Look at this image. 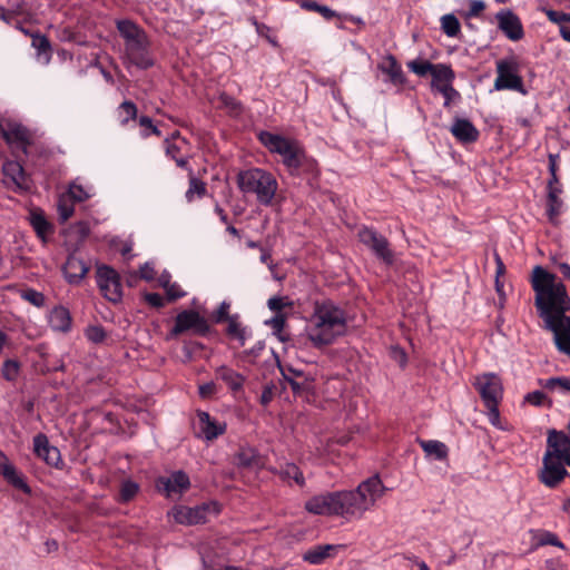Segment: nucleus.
<instances>
[{
	"label": "nucleus",
	"instance_id": "8fccbe9b",
	"mask_svg": "<svg viewBox=\"0 0 570 570\" xmlns=\"http://www.w3.org/2000/svg\"><path fill=\"white\" fill-rule=\"evenodd\" d=\"M138 484L128 480V481H125L122 482L121 487H120V500L122 502H128L129 500H131L138 492Z\"/></svg>",
	"mask_w": 570,
	"mask_h": 570
},
{
	"label": "nucleus",
	"instance_id": "9d476101",
	"mask_svg": "<svg viewBox=\"0 0 570 570\" xmlns=\"http://www.w3.org/2000/svg\"><path fill=\"white\" fill-rule=\"evenodd\" d=\"M97 284L102 295L112 303H118L122 297V288L118 273L106 265L97 268Z\"/></svg>",
	"mask_w": 570,
	"mask_h": 570
},
{
	"label": "nucleus",
	"instance_id": "4468645a",
	"mask_svg": "<svg viewBox=\"0 0 570 570\" xmlns=\"http://www.w3.org/2000/svg\"><path fill=\"white\" fill-rule=\"evenodd\" d=\"M337 498V517L347 521L360 520L364 512L360 507L354 490L336 491Z\"/></svg>",
	"mask_w": 570,
	"mask_h": 570
},
{
	"label": "nucleus",
	"instance_id": "338daca9",
	"mask_svg": "<svg viewBox=\"0 0 570 570\" xmlns=\"http://www.w3.org/2000/svg\"><path fill=\"white\" fill-rule=\"evenodd\" d=\"M145 298H146L147 303L154 307H163L164 306V298L160 294L149 293L146 295Z\"/></svg>",
	"mask_w": 570,
	"mask_h": 570
},
{
	"label": "nucleus",
	"instance_id": "412c9836",
	"mask_svg": "<svg viewBox=\"0 0 570 570\" xmlns=\"http://www.w3.org/2000/svg\"><path fill=\"white\" fill-rule=\"evenodd\" d=\"M0 474L14 488L22 490L24 493H30V488L22 474L17 471L16 466L2 452H0Z\"/></svg>",
	"mask_w": 570,
	"mask_h": 570
},
{
	"label": "nucleus",
	"instance_id": "393cba45",
	"mask_svg": "<svg viewBox=\"0 0 570 570\" xmlns=\"http://www.w3.org/2000/svg\"><path fill=\"white\" fill-rule=\"evenodd\" d=\"M547 444L546 453H551L552 458L561 460L570 446V439L563 432L551 430L548 433Z\"/></svg>",
	"mask_w": 570,
	"mask_h": 570
},
{
	"label": "nucleus",
	"instance_id": "a211bd4d",
	"mask_svg": "<svg viewBox=\"0 0 570 570\" xmlns=\"http://www.w3.org/2000/svg\"><path fill=\"white\" fill-rule=\"evenodd\" d=\"M164 145L166 156L175 160L178 167L188 170V159L183 153L187 148V141L180 137V134H173L170 138L165 139Z\"/></svg>",
	"mask_w": 570,
	"mask_h": 570
},
{
	"label": "nucleus",
	"instance_id": "4c0bfd02",
	"mask_svg": "<svg viewBox=\"0 0 570 570\" xmlns=\"http://www.w3.org/2000/svg\"><path fill=\"white\" fill-rule=\"evenodd\" d=\"M117 118L121 126H127L130 120L137 117V107L131 101H124L116 110Z\"/></svg>",
	"mask_w": 570,
	"mask_h": 570
},
{
	"label": "nucleus",
	"instance_id": "4be33fe9",
	"mask_svg": "<svg viewBox=\"0 0 570 570\" xmlns=\"http://www.w3.org/2000/svg\"><path fill=\"white\" fill-rule=\"evenodd\" d=\"M147 46V37L145 32H141L134 39L126 42V50L130 56L131 60L139 67L147 68L151 62L144 57V51Z\"/></svg>",
	"mask_w": 570,
	"mask_h": 570
},
{
	"label": "nucleus",
	"instance_id": "680f3d73",
	"mask_svg": "<svg viewBox=\"0 0 570 570\" xmlns=\"http://www.w3.org/2000/svg\"><path fill=\"white\" fill-rule=\"evenodd\" d=\"M485 8V4L482 0H472L470 2V9L468 12V17H476L479 16Z\"/></svg>",
	"mask_w": 570,
	"mask_h": 570
},
{
	"label": "nucleus",
	"instance_id": "c9c22d12",
	"mask_svg": "<svg viewBox=\"0 0 570 570\" xmlns=\"http://www.w3.org/2000/svg\"><path fill=\"white\" fill-rule=\"evenodd\" d=\"M67 194L75 203L83 202L94 195V188L91 186L80 184V181L77 179L70 184Z\"/></svg>",
	"mask_w": 570,
	"mask_h": 570
},
{
	"label": "nucleus",
	"instance_id": "7ed1b4c3",
	"mask_svg": "<svg viewBox=\"0 0 570 570\" xmlns=\"http://www.w3.org/2000/svg\"><path fill=\"white\" fill-rule=\"evenodd\" d=\"M237 185L245 194H255L256 199L264 206H269L278 189L276 178L261 168H252L240 171L237 176Z\"/></svg>",
	"mask_w": 570,
	"mask_h": 570
},
{
	"label": "nucleus",
	"instance_id": "69168bd1",
	"mask_svg": "<svg viewBox=\"0 0 570 570\" xmlns=\"http://www.w3.org/2000/svg\"><path fill=\"white\" fill-rule=\"evenodd\" d=\"M156 272L154 266L150 263H146L140 267V277L146 281H151L155 278Z\"/></svg>",
	"mask_w": 570,
	"mask_h": 570
},
{
	"label": "nucleus",
	"instance_id": "aec40b11",
	"mask_svg": "<svg viewBox=\"0 0 570 570\" xmlns=\"http://www.w3.org/2000/svg\"><path fill=\"white\" fill-rule=\"evenodd\" d=\"M199 433L206 441H213L226 431V423L214 420L207 412H198Z\"/></svg>",
	"mask_w": 570,
	"mask_h": 570
},
{
	"label": "nucleus",
	"instance_id": "bb28decb",
	"mask_svg": "<svg viewBox=\"0 0 570 570\" xmlns=\"http://www.w3.org/2000/svg\"><path fill=\"white\" fill-rule=\"evenodd\" d=\"M3 173L7 178H9L17 188L19 189H28L29 188V179L24 173L23 167L20 163L14 160H8L3 164Z\"/></svg>",
	"mask_w": 570,
	"mask_h": 570
},
{
	"label": "nucleus",
	"instance_id": "de8ad7c7",
	"mask_svg": "<svg viewBox=\"0 0 570 570\" xmlns=\"http://www.w3.org/2000/svg\"><path fill=\"white\" fill-rule=\"evenodd\" d=\"M301 7L303 9H306L308 11H315V12H318L321 13L325 19H332L335 17V11H333L331 8H328L327 6H323V4H320L317 3L316 1H313V0H305L301 3Z\"/></svg>",
	"mask_w": 570,
	"mask_h": 570
},
{
	"label": "nucleus",
	"instance_id": "423d86ee",
	"mask_svg": "<svg viewBox=\"0 0 570 570\" xmlns=\"http://www.w3.org/2000/svg\"><path fill=\"white\" fill-rule=\"evenodd\" d=\"M218 505L215 502L194 508L176 505L168 512V517L179 524L195 525L206 522L209 513H218Z\"/></svg>",
	"mask_w": 570,
	"mask_h": 570
},
{
	"label": "nucleus",
	"instance_id": "37998d69",
	"mask_svg": "<svg viewBox=\"0 0 570 570\" xmlns=\"http://www.w3.org/2000/svg\"><path fill=\"white\" fill-rule=\"evenodd\" d=\"M32 36V47L37 49L38 56H43V60L46 63L49 62L51 57V48L49 40L42 35H31Z\"/></svg>",
	"mask_w": 570,
	"mask_h": 570
},
{
	"label": "nucleus",
	"instance_id": "c85d7f7f",
	"mask_svg": "<svg viewBox=\"0 0 570 570\" xmlns=\"http://www.w3.org/2000/svg\"><path fill=\"white\" fill-rule=\"evenodd\" d=\"M49 325L53 331L68 332L71 327V316L63 306H56L49 314Z\"/></svg>",
	"mask_w": 570,
	"mask_h": 570
},
{
	"label": "nucleus",
	"instance_id": "cd10ccee",
	"mask_svg": "<svg viewBox=\"0 0 570 570\" xmlns=\"http://www.w3.org/2000/svg\"><path fill=\"white\" fill-rule=\"evenodd\" d=\"M548 188L549 193L547 202V214L550 222L554 223L562 210L563 203L560 199V194L562 190L558 183H553V180H549Z\"/></svg>",
	"mask_w": 570,
	"mask_h": 570
},
{
	"label": "nucleus",
	"instance_id": "f257e3e1",
	"mask_svg": "<svg viewBox=\"0 0 570 570\" xmlns=\"http://www.w3.org/2000/svg\"><path fill=\"white\" fill-rule=\"evenodd\" d=\"M532 288L535 293L534 305L544 322V328L553 333L554 344L559 352L570 356V298L556 275L541 266L532 271Z\"/></svg>",
	"mask_w": 570,
	"mask_h": 570
},
{
	"label": "nucleus",
	"instance_id": "c03bdc74",
	"mask_svg": "<svg viewBox=\"0 0 570 570\" xmlns=\"http://www.w3.org/2000/svg\"><path fill=\"white\" fill-rule=\"evenodd\" d=\"M441 27L448 37H455L460 32V22L452 13L444 14L441 18Z\"/></svg>",
	"mask_w": 570,
	"mask_h": 570
},
{
	"label": "nucleus",
	"instance_id": "052dcab7",
	"mask_svg": "<svg viewBox=\"0 0 570 570\" xmlns=\"http://www.w3.org/2000/svg\"><path fill=\"white\" fill-rule=\"evenodd\" d=\"M216 384L214 382H208L199 386V395L203 399H208L216 393Z\"/></svg>",
	"mask_w": 570,
	"mask_h": 570
},
{
	"label": "nucleus",
	"instance_id": "e2e57ef3",
	"mask_svg": "<svg viewBox=\"0 0 570 570\" xmlns=\"http://www.w3.org/2000/svg\"><path fill=\"white\" fill-rule=\"evenodd\" d=\"M139 125L141 127H144L145 129L150 130V132L156 135V136H160L161 135L160 130L153 124L151 118H149L147 116H141L139 118Z\"/></svg>",
	"mask_w": 570,
	"mask_h": 570
},
{
	"label": "nucleus",
	"instance_id": "f3484780",
	"mask_svg": "<svg viewBox=\"0 0 570 570\" xmlns=\"http://www.w3.org/2000/svg\"><path fill=\"white\" fill-rule=\"evenodd\" d=\"M499 29L512 41L523 37V28L520 19L511 10H501L495 16Z\"/></svg>",
	"mask_w": 570,
	"mask_h": 570
},
{
	"label": "nucleus",
	"instance_id": "e433bc0d",
	"mask_svg": "<svg viewBox=\"0 0 570 570\" xmlns=\"http://www.w3.org/2000/svg\"><path fill=\"white\" fill-rule=\"evenodd\" d=\"M540 384L542 387L549 391H558L560 393H570V377L557 376L547 380H541Z\"/></svg>",
	"mask_w": 570,
	"mask_h": 570
},
{
	"label": "nucleus",
	"instance_id": "ddd939ff",
	"mask_svg": "<svg viewBox=\"0 0 570 570\" xmlns=\"http://www.w3.org/2000/svg\"><path fill=\"white\" fill-rule=\"evenodd\" d=\"M539 480L548 488L557 487L568 474L560 459L552 458L551 453H544Z\"/></svg>",
	"mask_w": 570,
	"mask_h": 570
},
{
	"label": "nucleus",
	"instance_id": "72a5a7b5",
	"mask_svg": "<svg viewBox=\"0 0 570 570\" xmlns=\"http://www.w3.org/2000/svg\"><path fill=\"white\" fill-rule=\"evenodd\" d=\"M237 464L243 468H258L263 465L262 458L257 451L252 448H243L237 453Z\"/></svg>",
	"mask_w": 570,
	"mask_h": 570
},
{
	"label": "nucleus",
	"instance_id": "b1692460",
	"mask_svg": "<svg viewBox=\"0 0 570 570\" xmlns=\"http://www.w3.org/2000/svg\"><path fill=\"white\" fill-rule=\"evenodd\" d=\"M451 134L461 142H473L479 137L478 129L468 119H455L450 128Z\"/></svg>",
	"mask_w": 570,
	"mask_h": 570
},
{
	"label": "nucleus",
	"instance_id": "a18cd8bd",
	"mask_svg": "<svg viewBox=\"0 0 570 570\" xmlns=\"http://www.w3.org/2000/svg\"><path fill=\"white\" fill-rule=\"evenodd\" d=\"M117 27H118L120 35L126 39V42L130 39H134L141 32H144L134 22H131L129 20L119 21L117 23Z\"/></svg>",
	"mask_w": 570,
	"mask_h": 570
},
{
	"label": "nucleus",
	"instance_id": "f704fd0d",
	"mask_svg": "<svg viewBox=\"0 0 570 570\" xmlns=\"http://www.w3.org/2000/svg\"><path fill=\"white\" fill-rule=\"evenodd\" d=\"M420 445L426 453V455L432 456L436 460H444L448 456V448L444 443L440 441H420Z\"/></svg>",
	"mask_w": 570,
	"mask_h": 570
},
{
	"label": "nucleus",
	"instance_id": "ea45409f",
	"mask_svg": "<svg viewBox=\"0 0 570 570\" xmlns=\"http://www.w3.org/2000/svg\"><path fill=\"white\" fill-rule=\"evenodd\" d=\"M227 323H228V326H227L228 335L236 338L242 346L245 345L246 330L239 323L238 316L234 315V316L227 317Z\"/></svg>",
	"mask_w": 570,
	"mask_h": 570
},
{
	"label": "nucleus",
	"instance_id": "2eb2a0df",
	"mask_svg": "<svg viewBox=\"0 0 570 570\" xmlns=\"http://www.w3.org/2000/svg\"><path fill=\"white\" fill-rule=\"evenodd\" d=\"M305 509L313 514L337 517L336 491L312 497L305 502Z\"/></svg>",
	"mask_w": 570,
	"mask_h": 570
},
{
	"label": "nucleus",
	"instance_id": "a878e982",
	"mask_svg": "<svg viewBox=\"0 0 570 570\" xmlns=\"http://www.w3.org/2000/svg\"><path fill=\"white\" fill-rule=\"evenodd\" d=\"M338 548V546L334 544L314 546L304 552L303 560L311 564H322L325 560L333 557Z\"/></svg>",
	"mask_w": 570,
	"mask_h": 570
},
{
	"label": "nucleus",
	"instance_id": "20e7f679",
	"mask_svg": "<svg viewBox=\"0 0 570 570\" xmlns=\"http://www.w3.org/2000/svg\"><path fill=\"white\" fill-rule=\"evenodd\" d=\"M259 140L271 153L281 155L287 168L301 167L305 155L298 141L268 131H262Z\"/></svg>",
	"mask_w": 570,
	"mask_h": 570
},
{
	"label": "nucleus",
	"instance_id": "79ce46f5",
	"mask_svg": "<svg viewBox=\"0 0 570 570\" xmlns=\"http://www.w3.org/2000/svg\"><path fill=\"white\" fill-rule=\"evenodd\" d=\"M285 316L282 313L275 314L271 320L266 321L265 324L273 330V334L282 342L287 340V335L284 333Z\"/></svg>",
	"mask_w": 570,
	"mask_h": 570
},
{
	"label": "nucleus",
	"instance_id": "9b49d317",
	"mask_svg": "<svg viewBox=\"0 0 570 570\" xmlns=\"http://www.w3.org/2000/svg\"><path fill=\"white\" fill-rule=\"evenodd\" d=\"M473 385L485 405H495L500 403L503 394V387L502 382L497 374L483 373L478 375L474 379Z\"/></svg>",
	"mask_w": 570,
	"mask_h": 570
},
{
	"label": "nucleus",
	"instance_id": "6e6d98bb",
	"mask_svg": "<svg viewBox=\"0 0 570 570\" xmlns=\"http://www.w3.org/2000/svg\"><path fill=\"white\" fill-rule=\"evenodd\" d=\"M166 295L169 301H176L186 295L181 287L177 283H170L166 288Z\"/></svg>",
	"mask_w": 570,
	"mask_h": 570
},
{
	"label": "nucleus",
	"instance_id": "a19ab883",
	"mask_svg": "<svg viewBox=\"0 0 570 570\" xmlns=\"http://www.w3.org/2000/svg\"><path fill=\"white\" fill-rule=\"evenodd\" d=\"M75 202L71 199V197L66 193L62 194L57 204L59 218L61 222L68 220L75 212L73 207Z\"/></svg>",
	"mask_w": 570,
	"mask_h": 570
},
{
	"label": "nucleus",
	"instance_id": "c756f323",
	"mask_svg": "<svg viewBox=\"0 0 570 570\" xmlns=\"http://www.w3.org/2000/svg\"><path fill=\"white\" fill-rule=\"evenodd\" d=\"M432 76V88L441 91L443 88L452 85L454 79V72L450 66L443 63H436Z\"/></svg>",
	"mask_w": 570,
	"mask_h": 570
},
{
	"label": "nucleus",
	"instance_id": "5fc2aeb1",
	"mask_svg": "<svg viewBox=\"0 0 570 570\" xmlns=\"http://www.w3.org/2000/svg\"><path fill=\"white\" fill-rule=\"evenodd\" d=\"M539 544L540 546L549 544V546L558 547L561 549L564 548L563 543L559 540V538L554 533L549 532V531H544L541 533V535L539 538Z\"/></svg>",
	"mask_w": 570,
	"mask_h": 570
},
{
	"label": "nucleus",
	"instance_id": "3c124183",
	"mask_svg": "<svg viewBox=\"0 0 570 570\" xmlns=\"http://www.w3.org/2000/svg\"><path fill=\"white\" fill-rule=\"evenodd\" d=\"M31 225L33 226L37 234L41 237H45L50 227L46 218L40 214H32Z\"/></svg>",
	"mask_w": 570,
	"mask_h": 570
},
{
	"label": "nucleus",
	"instance_id": "13d9d810",
	"mask_svg": "<svg viewBox=\"0 0 570 570\" xmlns=\"http://www.w3.org/2000/svg\"><path fill=\"white\" fill-rule=\"evenodd\" d=\"M444 97V106L449 107L451 102L459 99L460 94L453 88V86H449L443 88V90L440 91Z\"/></svg>",
	"mask_w": 570,
	"mask_h": 570
},
{
	"label": "nucleus",
	"instance_id": "6ab92c4d",
	"mask_svg": "<svg viewBox=\"0 0 570 570\" xmlns=\"http://www.w3.org/2000/svg\"><path fill=\"white\" fill-rule=\"evenodd\" d=\"M33 450L35 453L49 465L58 468L61 463L60 451L58 448L50 445L48 438L43 434L35 436Z\"/></svg>",
	"mask_w": 570,
	"mask_h": 570
},
{
	"label": "nucleus",
	"instance_id": "f8f14e48",
	"mask_svg": "<svg viewBox=\"0 0 570 570\" xmlns=\"http://www.w3.org/2000/svg\"><path fill=\"white\" fill-rule=\"evenodd\" d=\"M0 134L10 147L21 149L24 154H27L28 146L32 142V135L29 129L17 121L6 120L0 122Z\"/></svg>",
	"mask_w": 570,
	"mask_h": 570
},
{
	"label": "nucleus",
	"instance_id": "2f4dec72",
	"mask_svg": "<svg viewBox=\"0 0 570 570\" xmlns=\"http://www.w3.org/2000/svg\"><path fill=\"white\" fill-rule=\"evenodd\" d=\"M216 377L224 381L228 387L237 392L242 390L244 384V376L227 366H220L216 370Z\"/></svg>",
	"mask_w": 570,
	"mask_h": 570
},
{
	"label": "nucleus",
	"instance_id": "bf43d9fd",
	"mask_svg": "<svg viewBox=\"0 0 570 570\" xmlns=\"http://www.w3.org/2000/svg\"><path fill=\"white\" fill-rule=\"evenodd\" d=\"M547 16L554 23L570 22V14L561 11L548 10Z\"/></svg>",
	"mask_w": 570,
	"mask_h": 570
},
{
	"label": "nucleus",
	"instance_id": "f03ea898",
	"mask_svg": "<svg viewBox=\"0 0 570 570\" xmlns=\"http://www.w3.org/2000/svg\"><path fill=\"white\" fill-rule=\"evenodd\" d=\"M347 331L346 312L332 301L316 302L306 320L304 335L315 348L332 345Z\"/></svg>",
	"mask_w": 570,
	"mask_h": 570
},
{
	"label": "nucleus",
	"instance_id": "7c9ffc66",
	"mask_svg": "<svg viewBox=\"0 0 570 570\" xmlns=\"http://www.w3.org/2000/svg\"><path fill=\"white\" fill-rule=\"evenodd\" d=\"M379 68L389 76L393 85L399 86L404 82L402 68L393 56H387Z\"/></svg>",
	"mask_w": 570,
	"mask_h": 570
},
{
	"label": "nucleus",
	"instance_id": "1a4fd4ad",
	"mask_svg": "<svg viewBox=\"0 0 570 570\" xmlns=\"http://www.w3.org/2000/svg\"><path fill=\"white\" fill-rule=\"evenodd\" d=\"M386 487L377 475H373L362 481L354 490L360 507L363 512L371 510L375 507L386 491Z\"/></svg>",
	"mask_w": 570,
	"mask_h": 570
},
{
	"label": "nucleus",
	"instance_id": "4d7b16f0",
	"mask_svg": "<svg viewBox=\"0 0 570 570\" xmlns=\"http://www.w3.org/2000/svg\"><path fill=\"white\" fill-rule=\"evenodd\" d=\"M547 396L543 392L541 391H533L531 393H528L525 396H524V401L534 405V406H541L543 405L544 401H546Z\"/></svg>",
	"mask_w": 570,
	"mask_h": 570
},
{
	"label": "nucleus",
	"instance_id": "39448f33",
	"mask_svg": "<svg viewBox=\"0 0 570 570\" xmlns=\"http://www.w3.org/2000/svg\"><path fill=\"white\" fill-rule=\"evenodd\" d=\"M497 78L494 80L495 90H515L525 95L522 78L519 76V67L514 59H501L495 63Z\"/></svg>",
	"mask_w": 570,
	"mask_h": 570
},
{
	"label": "nucleus",
	"instance_id": "49530a36",
	"mask_svg": "<svg viewBox=\"0 0 570 570\" xmlns=\"http://www.w3.org/2000/svg\"><path fill=\"white\" fill-rule=\"evenodd\" d=\"M407 68L415 75L424 77L433 72L435 65L426 60H412L407 63Z\"/></svg>",
	"mask_w": 570,
	"mask_h": 570
},
{
	"label": "nucleus",
	"instance_id": "58836bf2",
	"mask_svg": "<svg viewBox=\"0 0 570 570\" xmlns=\"http://www.w3.org/2000/svg\"><path fill=\"white\" fill-rule=\"evenodd\" d=\"M279 475L283 480H293L299 487L305 484L302 471L293 463H286L284 466H282L279 470Z\"/></svg>",
	"mask_w": 570,
	"mask_h": 570
},
{
	"label": "nucleus",
	"instance_id": "603ef678",
	"mask_svg": "<svg viewBox=\"0 0 570 570\" xmlns=\"http://www.w3.org/2000/svg\"><path fill=\"white\" fill-rule=\"evenodd\" d=\"M19 363L13 360H8L2 366L3 377L8 381H13L19 374Z\"/></svg>",
	"mask_w": 570,
	"mask_h": 570
},
{
	"label": "nucleus",
	"instance_id": "6e6552de",
	"mask_svg": "<svg viewBox=\"0 0 570 570\" xmlns=\"http://www.w3.org/2000/svg\"><path fill=\"white\" fill-rule=\"evenodd\" d=\"M208 331L209 325L205 317L196 311L185 309L176 316L175 325L169 333V337H177L185 333L203 336L206 335Z\"/></svg>",
	"mask_w": 570,
	"mask_h": 570
},
{
	"label": "nucleus",
	"instance_id": "0e129e2a",
	"mask_svg": "<svg viewBox=\"0 0 570 570\" xmlns=\"http://www.w3.org/2000/svg\"><path fill=\"white\" fill-rule=\"evenodd\" d=\"M485 406L488 409L489 421L491 422L492 425L498 426L499 419H500V413H499V407H498L499 404H495V405L488 404Z\"/></svg>",
	"mask_w": 570,
	"mask_h": 570
},
{
	"label": "nucleus",
	"instance_id": "774afa93",
	"mask_svg": "<svg viewBox=\"0 0 570 570\" xmlns=\"http://www.w3.org/2000/svg\"><path fill=\"white\" fill-rule=\"evenodd\" d=\"M24 297L31 302L36 306H40L43 303V296L42 294L36 292V291H29L26 293Z\"/></svg>",
	"mask_w": 570,
	"mask_h": 570
},
{
	"label": "nucleus",
	"instance_id": "09e8293b",
	"mask_svg": "<svg viewBox=\"0 0 570 570\" xmlns=\"http://www.w3.org/2000/svg\"><path fill=\"white\" fill-rule=\"evenodd\" d=\"M86 337L92 342V343H102L106 337L107 333L100 325H91L86 330Z\"/></svg>",
	"mask_w": 570,
	"mask_h": 570
},
{
	"label": "nucleus",
	"instance_id": "864d4df0",
	"mask_svg": "<svg viewBox=\"0 0 570 570\" xmlns=\"http://www.w3.org/2000/svg\"><path fill=\"white\" fill-rule=\"evenodd\" d=\"M291 305L292 303L288 301V298L283 296H273L267 301L268 308L276 314L282 313L283 308Z\"/></svg>",
	"mask_w": 570,
	"mask_h": 570
},
{
	"label": "nucleus",
	"instance_id": "5701e85b",
	"mask_svg": "<svg viewBox=\"0 0 570 570\" xmlns=\"http://www.w3.org/2000/svg\"><path fill=\"white\" fill-rule=\"evenodd\" d=\"M87 264L76 255H70L65 263L63 273L70 284L79 283L88 273Z\"/></svg>",
	"mask_w": 570,
	"mask_h": 570
},
{
	"label": "nucleus",
	"instance_id": "0eeeda50",
	"mask_svg": "<svg viewBox=\"0 0 570 570\" xmlns=\"http://www.w3.org/2000/svg\"><path fill=\"white\" fill-rule=\"evenodd\" d=\"M360 242L366 246L379 259L387 265L394 263V253L390 247V243L380 233L373 228L363 226L357 233Z\"/></svg>",
	"mask_w": 570,
	"mask_h": 570
},
{
	"label": "nucleus",
	"instance_id": "dca6fc26",
	"mask_svg": "<svg viewBox=\"0 0 570 570\" xmlns=\"http://www.w3.org/2000/svg\"><path fill=\"white\" fill-rule=\"evenodd\" d=\"M157 489L167 497L181 494L190 487L188 475L183 471H175L169 476L159 478L156 483Z\"/></svg>",
	"mask_w": 570,
	"mask_h": 570
},
{
	"label": "nucleus",
	"instance_id": "473e14b6",
	"mask_svg": "<svg viewBox=\"0 0 570 570\" xmlns=\"http://www.w3.org/2000/svg\"><path fill=\"white\" fill-rule=\"evenodd\" d=\"M189 185L185 193V198L188 203H193L196 198H202L207 191L206 184L195 177L191 168L188 169Z\"/></svg>",
	"mask_w": 570,
	"mask_h": 570
}]
</instances>
